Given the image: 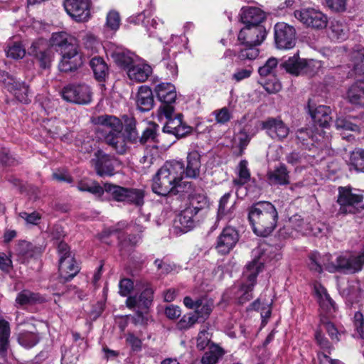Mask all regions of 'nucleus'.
Listing matches in <instances>:
<instances>
[{"label":"nucleus","mask_w":364,"mask_h":364,"mask_svg":"<svg viewBox=\"0 0 364 364\" xmlns=\"http://www.w3.org/2000/svg\"><path fill=\"white\" fill-rule=\"evenodd\" d=\"M248 218L253 232L258 236L267 237L277 226L278 213L270 202L259 201L250 208Z\"/></svg>","instance_id":"1"},{"label":"nucleus","mask_w":364,"mask_h":364,"mask_svg":"<svg viewBox=\"0 0 364 364\" xmlns=\"http://www.w3.org/2000/svg\"><path fill=\"white\" fill-rule=\"evenodd\" d=\"M272 249L271 247L264 249V246L261 245L253 250L254 259L246 265L243 272L242 283L237 293L240 304L252 299V291L256 284L257 277L262 271L267 254L272 253Z\"/></svg>","instance_id":"2"},{"label":"nucleus","mask_w":364,"mask_h":364,"mask_svg":"<svg viewBox=\"0 0 364 364\" xmlns=\"http://www.w3.org/2000/svg\"><path fill=\"white\" fill-rule=\"evenodd\" d=\"M92 122L97 126L99 137L103 139L107 144L119 154L127 151V146L122 133L123 125L117 117L104 114L95 117Z\"/></svg>","instance_id":"3"},{"label":"nucleus","mask_w":364,"mask_h":364,"mask_svg":"<svg viewBox=\"0 0 364 364\" xmlns=\"http://www.w3.org/2000/svg\"><path fill=\"white\" fill-rule=\"evenodd\" d=\"M309 269L317 273H321L323 270L328 272H343L345 274H354L355 270L358 269L356 262L351 264L350 253H343L336 257L330 254L320 255L317 252H312L309 255Z\"/></svg>","instance_id":"4"},{"label":"nucleus","mask_w":364,"mask_h":364,"mask_svg":"<svg viewBox=\"0 0 364 364\" xmlns=\"http://www.w3.org/2000/svg\"><path fill=\"white\" fill-rule=\"evenodd\" d=\"M267 31L264 26H245L241 28L237 39L244 47L240 48L237 58L240 60H254L259 55L257 48L266 38Z\"/></svg>","instance_id":"5"},{"label":"nucleus","mask_w":364,"mask_h":364,"mask_svg":"<svg viewBox=\"0 0 364 364\" xmlns=\"http://www.w3.org/2000/svg\"><path fill=\"white\" fill-rule=\"evenodd\" d=\"M109 193L112 198L119 202L134 203L141 205L144 203V191L137 188H129L109 183L104 184V192Z\"/></svg>","instance_id":"6"},{"label":"nucleus","mask_w":364,"mask_h":364,"mask_svg":"<svg viewBox=\"0 0 364 364\" xmlns=\"http://www.w3.org/2000/svg\"><path fill=\"white\" fill-rule=\"evenodd\" d=\"M58 252L60 257L58 267L60 277L65 281H68L79 272V266L66 243L60 242L58 246Z\"/></svg>","instance_id":"7"},{"label":"nucleus","mask_w":364,"mask_h":364,"mask_svg":"<svg viewBox=\"0 0 364 364\" xmlns=\"http://www.w3.org/2000/svg\"><path fill=\"white\" fill-rule=\"evenodd\" d=\"M294 16L306 27L315 30L323 29L328 23L326 15L320 10L311 7L295 10Z\"/></svg>","instance_id":"8"},{"label":"nucleus","mask_w":364,"mask_h":364,"mask_svg":"<svg viewBox=\"0 0 364 364\" xmlns=\"http://www.w3.org/2000/svg\"><path fill=\"white\" fill-rule=\"evenodd\" d=\"M154 92L158 100L161 102L158 109L159 117L161 118L162 115L170 116L174 112L173 104L176 99L175 86L171 83L161 82L155 87Z\"/></svg>","instance_id":"9"},{"label":"nucleus","mask_w":364,"mask_h":364,"mask_svg":"<svg viewBox=\"0 0 364 364\" xmlns=\"http://www.w3.org/2000/svg\"><path fill=\"white\" fill-rule=\"evenodd\" d=\"M62 97L67 102L87 105L92 101V91L86 84H70L61 90Z\"/></svg>","instance_id":"10"},{"label":"nucleus","mask_w":364,"mask_h":364,"mask_svg":"<svg viewBox=\"0 0 364 364\" xmlns=\"http://www.w3.org/2000/svg\"><path fill=\"white\" fill-rule=\"evenodd\" d=\"M296 29L293 26L284 22H279L274 26V40L279 49L289 50L295 46Z\"/></svg>","instance_id":"11"},{"label":"nucleus","mask_w":364,"mask_h":364,"mask_svg":"<svg viewBox=\"0 0 364 364\" xmlns=\"http://www.w3.org/2000/svg\"><path fill=\"white\" fill-rule=\"evenodd\" d=\"M63 5L66 13L73 21L82 23L90 18V0H65Z\"/></svg>","instance_id":"12"},{"label":"nucleus","mask_w":364,"mask_h":364,"mask_svg":"<svg viewBox=\"0 0 364 364\" xmlns=\"http://www.w3.org/2000/svg\"><path fill=\"white\" fill-rule=\"evenodd\" d=\"M338 191L337 203L340 205L339 213H353L354 206L362 202L363 195L353 193L350 186H340Z\"/></svg>","instance_id":"13"},{"label":"nucleus","mask_w":364,"mask_h":364,"mask_svg":"<svg viewBox=\"0 0 364 364\" xmlns=\"http://www.w3.org/2000/svg\"><path fill=\"white\" fill-rule=\"evenodd\" d=\"M114 159L102 150H97L91 162L97 175L112 176L114 174Z\"/></svg>","instance_id":"14"},{"label":"nucleus","mask_w":364,"mask_h":364,"mask_svg":"<svg viewBox=\"0 0 364 364\" xmlns=\"http://www.w3.org/2000/svg\"><path fill=\"white\" fill-rule=\"evenodd\" d=\"M17 340L18 343L26 348L35 346L40 340L36 326L30 322L18 324Z\"/></svg>","instance_id":"15"},{"label":"nucleus","mask_w":364,"mask_h":364,"mask_svg":"<svg viewBox=\"0 0 364 364\" xmlns=\"http://www.w3.org/2000/svg\"><path fill=\"white\" fill-rule=\"evenodd\" d=\"M154 193L159 196H167L169 193L179 192L177 187L166 174V171L161 167L153 178L151 186Z\"/></svg>","instance_id":"16"},{"label":"nucleus","mask_w":364,"mask_h":364,"mask_svg":"<svg viewBox=\"0 0 364 364\" xmlns=\"http://www.w3.org/2000/svg\"><path fill=\"white\" fill-rule=\"evenodd\" d=\"M61 60L58 65L60 71L68 73L77 70L82 65V58L77 47H71L70 50L61 53Z\"/></svg>","instance_id":"17"},{"label":"nucleus","mask_w":364,"mask_h":364,"mask_svg":"<svg viewBox=\"0 0 364 364\" xmlns=\"http://www.w3.org/2000/svg\"><path fill=\"white\" fill-rule=\"evenodd\" d=\"M262 127L272 139L282 141L285 139L289 133L288 126L279 118H269L264 121Z\"/></svg>","instance_id":"18"},{"label":"nucleus","mask_w":364,"mask_h":364,"mask_svg":"<svg viewBox=\"0 0 364 364\" xmlns=\"http://www.w3.org/2000/svg\"><path fill=\"white\" fill-rule=\"evenodd\" d=\"M238 240L237 230L233 228L227 227L218 236L215 248L223 255L228 254L235 246Z\"/></svg>","instance_id":"19"},{"label":"nucleus","mask_w":364,"mask_h":364,"mask_svg":"<svg viewBox=\"0 0 364 364\" xmlns=\"http://www.w3.org/2000/svg\"><path fill=\"white\" fill-rule=\"evenodd\" d=\"M173 114H171L168 117L163 115L167 119L163 127L164 132L173 134L176 137L185 136L191 132V127L183 123L182 114H178L173 118Z\"/></svg>","instance_id":"20"},{"label":"nucleus","mask_w":364,"mask_h":364,"mask_svg":"<svg viewBox=\"0 0 364 364\" xmlns=\"http://www.w3.org/2000/svg\"><path fill=\"white\" fill-rule=\"evenodd\" d=\"M196 215L186 208L174 220L173 228L176 233H186L195 227L194 217Z\"/></svg>","instance_id":"21"},{"label":"nucleus","mask_w":364,"mask_h":364,"mask_svg":"<svg viewBox=\"0 0 364 364\" xmlns=\"http://www.w3.org/2000/svg\"><path fill=\"white\" fill-rule=\"evenodd\" d=\"M266 18L265 13L259 8L243 7L240 19L245 26H262L260 23Z\"/></svg>","instance_id":"22"},{"label":"nucleus","mask_w":364,"mask_h":364,"mask_svg":"<svg viewBox=\"0 0 364 364\" xmlns=\"http://www.w3.org/2000/svg\"><path fill=\"white\" fill-rule=\"evenodd\" d=\"M308 108L309 114L316 124L323 128L329 126L332 119L331 116V109L330 107L319 105L314 108L311 105V102L309 101L308 103Z\"/></svg>","instance_id":"23"},{"label":"nucleus","mask_w":364,"mask_h":364,"mask_svg":"<svg viewBox=\"0 0 364 364\" xmlns=\"http://www.w3.org/2000/svg\"><path fill=\"white\" fill-rule=\"evenodd\" d=\"M162 168L176 186L180 187L185 174L184 164L180 161H167Z\"/></svg>","instance_id":"24"},{"label":"nucleus","mask_w":364,"mask_h":364,"mask_svg":"<svg viewBox=\"0 0 364 364\" xmlns=\"http://www.w3.org/2000/svg\"><path fill=\"white\" fill-rule=\"evenodd\" d=\"M50 43L51 47L60 53L70 50L71 47H77L73 43V38L65 31L53 33Z\"/></svg>","instance_id":"25"},{"label":"nucleus","mask_w":364,"mask_h":364,"mask_svg":"<svg viewBox=\"0 0 364 364\" xmlns=\"http://www.w3.org/2000/svg\"><path fill=\"white\" fill-rule=\"evenodd\" d=\"M154 102L152 90L148 86H140L136 96L137 108L143 112H149L154 107Z\"/></svg>","instance_id":"26"},{"label":"nucleus","mask_w":364,"mask_h":364,"mask_svg":"<svg viewBox=\"0 0 364 364\" xmlns=\"http://www.w3.org/2000/svg\"><path fill=\"white\" fill-rule=\"evenodd\" d=\"M267 179L272 186H284L289 183V172L283 164L267 171Z\"/></svg>","instance_id":"27"},{"label":"nucleus","mask_w":364,"mask_h":364,"mask_svg":"<svg viewBox=\"0 0 364 364\" xmlns=\"http://www.w3.org/2000/svg\"><path fill=\"white\" fill-rule=\"evenodd\" d=\"M151 73V67L145 63H136L134 62L127 70L129 78L136 82L146 81Z\"/></svg>","instance_id":"28"},{"label":"nucleus","mask_w":364,"mask_h":364,"mask_svg":"<svg viewBox=\"0 0 364 364\" xmlns=\"http://www.w3.org/2000/svg\"><path fill=\"white\" fill-rule=\"evenodd\" d=\"M154 291L152 288L147 285L142 291L139 297L129 296L127 299L126 304L129 309L134 308L135 306H140L143 308H148L153 301Z\"/></svg>","instance_id":"29"},{"label":"nucleus","mask_w":364,"mask_h":364,"mask_svg":"<svg viewBox=\"0 0 364 364\" xmlns=\"http://www.w3.org/2000/svg\"><path fill=\"white\" fill-rule=\"evenodd\" d=\"M200 166V153L196 150L190 151L187 156V165L184 176L190 178H196L199 176Z\"/></svg>","instance_id":"30"},{"label":"nucleus","mask_w":364,"mask_h":364,"mask_svg":"<svg viewBox=\"0 0 364 364\" xmlns=\"http://www.w3.org/2000/svg\"><path fill=\"white\" fill-rule=\"evenodd\" d=\"M347 97L350 103L355 106H364V81H357L348 89Z\"/></svg>","instance_id":"31"},{"label":"nucleus","mask_w":364,"mask_h":364,"mask_svg":"<svg viewBox=\"0 0 364 364\" xmlns=\"http://www.w3.org/2000/svg\"><path fill=\"white\" fill-rule=\"evenodd\" d=\"M348 27L345 22L333 20L328 28V36L333 41H344L348 38Z\"/></svg>","instance_id":"32"},{"label":"nucleus","mask_w":364,"mask_h":364,"mask_svg":"<svg viewBox=\"0 0 364 364\" xmlns=\"http://www.w3.org/2000/svg\"><path fill=\"white\" fill-rule=\"evenodd\" d=\"M188 41V38L184 35H171L164 48H167L168 53L176 57L178 53H182L187 48Z\"/></svg>","instance_id":"33"},{"label":"nucleus","mask_w":364,"mask_h":364,"mask_svg":"<svg viewBox=\"0 0 364 364\" xmlns=\"http://www.w3.org/2000/svg\"><path fill=\"white\" fill-rule=\"evenodd\" d=\"M10 326L9 323L0 316V355H6L9 347Z\"/></svg>","instance_id":"34"},{"label":"nucleus","mask_w":364,"mask_h":364,"mask_svg":"<svg viewBox=\"0 0 364 364\" xmlns=\"http://www.w3.org/2000/svg\"><path fill=\"white\" fill-rule=\"evenodd\" d=\"M283 67L287 72L299 75L303 74L304 68V58H300L298 54L288 58L283 63Z\"/></svg>","instance_id":"35"},{"label":"nucleus","mask_w":364,"mask_h":364,"mask_svg":"<svg viewBox=\"0 0 364 364\" xmlns=\"http://www.w3.org/2000/svg\"><path fill=\"white\" fill-rule=\"evenodd\" d=\"M44 298L39 294L32 292L29 290H23L18 294L16 298V303L19 306L32 305L37 303H42Z\"/></svg>","instance_id":"36"},{"label":"nucleus","mask_w":364,"mask_h":364,"mask_svg":"<svg viewBox=\"0 0 364 364\" xmlns=\"http://www.w3.org/2000/svg\"><path fill=\"white\" fill-rule=\"evenodd\" d=\"M112 58L114 61L120 67L129 69L134 63V55L124 50H117L113 52Z\"/></svg>","instance_id":"37"},{"label":"nucleus","mask_w":364,"mask_h":364,"mask_svg":"<svg viewBox=\"0 0 364 364\" xmlns=\"http://www.w3.org/2000/svg\"><path fill=\"white\" fill-rule=\"evenodd\" d=\"M90 65L98 81H102L107 75L108 67L104 60L100 57H95L90 61Z\"/></svg>","instance_id":"38"},{"label":"nucleus","mask_w":364,"mask_h":364,"mask_svg":"<svg viewBox=\"0 0 364 364\" xmlns=\"http://www.w3.org/2000/svg\"><path fill=\"white\" fill-rule=\"evenodd\" d=\"M36 45L33 43L29 53L34 55L40 63V66L43 68H49L53 60V53L50 50H40L38 53L36 50Z\"/></svg>","instance_id":"39"},{"label":"nucleus","mask_w":364,"mask_h":364,"mask_svg":"<svg viewBox=\"0 0 364 364\" xmlns=\"http://www.w3.org/2000/svg\"><path fill=\"white\" fill-rule=\"evenodd\" d=\"M351 58L355 72L364 76V48L358 46L353 49Z\"/></svg>","instance_id":"40"},{"label":"nucleus","mask_w":364,"mask_h":364,"mask_svg":"<svg viewBox=\"0 0 364 364\" xmlns=\"http://www.w3.org/2000/svg\"><path fill=\"white\" fill-rule=\"evenodd\" d=\"M142 23L146 29L149 37L160 38V30L163 27V22L156 18L150 19L146 17L143 19Z\"/></svg>","instance_id":"41"},{"label":"nucleus","mask_w":364,"mask_h":364,"mask_svg":"<svg viewBox=\"0 0 364 364\" xmlns=\"http://www.w3.org/2000/svg\"><path fill=\"white\" fill-rule=\"evenodd\" d=\"M321 134L314 133L309 129H300L296 132V139L303 144L313 145L314 142L320 141Z\"/></svg>","instance_id":"42"},{"label":"nucleus","mask_w":364,"mask_h":364,"mask_svg":"<svg viewBox=\"0 0 364 364\" xmlns=\"http://www.w3.org/2000/svg\"><path fill=\"white\" fill-rule=\"evenodd\" d=\"M77 188L80 191L89 192L97 197H101L104 193V186L96 181H83L78 183Z\"/></svg>","instance_id":"43"},{"label":"nucleus","mask_w":364,"mask_h":364,"mask_svg":"<svg viewBox=\"0 0 364 364\" xmlns=\"http://www.w3.org/2000/svg\"><path fill=\"white\" fill-rule=\"evenodd\" d=\"M213 310V303L205 297L199 298V302L195 309L198 318L206 319Z\"/></svg>","instance_id":"44"},{"label":"nucleus","mask_w":364,"mask_h":364,"mask_svg":"<svg viewBox=\"0 0 364 364\" xmlns=\"http://www.w3.org/2000/svg\"><path fill=\"white\" fill-rule=\"evenodd\" d=\"M247 161L246 160H242L238 166V178L234 179L233 183L237 186H242L247 183L250 180V172L247 168Z\"/></svg>","instance_id":"45"},{"label":"nucleus","mask_w":364,"mask_h":364,"mask_svg":"<svg viewBox=\"0 0 364 364\" xmlns=\"http://www.w3.org/2000/svg\"><path fill=\"white\" fill-rule=\"evenodd\" d=\"M208 205V198L203 195L198 194L191 197L190 204L186 208L191 209L196 215L200 210L205 208Z\"/></svg>","instance_id":"46"},{"label":"nucleus","mask_w":364,"mask_h":364,"mask_svg":"<svg viewBox=\"0 0 364 364\" xmlns=\"http://www.w3.org/2000/svg\"><path fill=\"white\" fill-rule=\"evenodd\" d=\"M10 92L13 93L16 98L21 102L28 103L30 100L28 98V87L23 82L18 81L16 82L13 90Z\"/></svg>","instance_id":"47"},{"label":"nucleus","mask_w":364,"mask_h":364,"mask_svg":"<svg viewBox=\"0 0 364 364\" xmlns=\"http://www.w3.org/2000/svg\"><path fill=\"white\" fill-rule=\"evenodd\" d=\"M350 165L357 171H364V150L358 149L351 152Z\"/></svg>","instance_id":"48"},{"label":"nucleus","mask_w":364,"mask_h":364,"mask_svg":"<svg viewBox=\"0 0 364 364\" xmlns=\"http://www.w3.org/2000/svg\"><path fill=\"white\" fill-rule=\"evenodd\" d=\"M223 355V350L221 348L214 346L211 349L205 353L201 358L203 364H216L219 358Z\"/></svg>","instance_id":"49"},{"label":"nucleus","mask_w":364,"mask_h":364,"mask_svg":"<svg viewBox=\"0 0 364 364\" xmlns=\"http://www.w3.org/2000/svg\"><path fill=\"white\" fill-rule=\"evenodd\" d=\"M253 73V68L251 65L245 67H238L235 69L231 76V80L235 82H240L249 78Z\"/></svg>","instance_id":"50"},{"label":"nucleus","mask_w":364,"mask_h":364,"mask_svg":"<svg viewBox=\"0 0 364 364\" xmlns=\"http://www.w3.org/2000/svg\"><path fill=\"white\" fill-rule=\"evenodd\" d=\"M173 58L171 53H167V48H164L162 51V60L164 66L169 71V74L176 77L178 75V66L175 61L171 60Z\"/></svg>","instance_id":"51"},{"label":"nucleus","mask_w":364,"mask_h":364,"mask_svg":"<svg viewBox=\"0 0 364 364\" xmlns=\"http://www.w3.org/2000/svg\"><path fill=\"white\" fill-rule=\"evenodd\" d=\"M335 126L337 129H344L358 132L360 131L359 126L358 124L343 117H339L336 119Z\"/></svg>","instance_id":"52"},{"label":"nucleus","mask_w":364,"mask_h":364,"mask_svg":"<svg viewBox=\"0 0 364 364\" xmlns=\"http://www.w3.org/2000/svg\"><path fill=\"white\" fill-rule=\"evenodd\" d=\"M278 64V61L275 58H269L265 63L259 68L258 73L261 77H267L274 73Z\"/></svg>","instance_id":"53"},{"label":"nucleus","mask_w":364,"mask_h":364,"mask_svg":"<svg viewBox=\"0 0 364 364\" xmlns=\"http://www.w3.org/2000/svg\"><path fill=\"white\" fill-rule=\"evenodd\" d=\"M26 50L19 43H14L12 46H8L6 55L13 59H21L25 56Z\"/></svg>","instance_id":"54"},{"label":"nucleus","mask_w":364,"mask_h":364,"mask_svg":"<svg viewBox=\"0 0 364 364\" xmlns=\"http://www.w3.org/2000/svg\"><path fill=\"white\" fill-rule=\"evenodd\" d=\"M316 291L318 295L319 302L321 306H326L327 309L334 308V302L324 287L322 286L316 287Z\"/></svg>","instance_id":"55"},{"label":"nucleus","mask_w":364,"mask_h":364,"mask_svg":"<svg viewBox=\"0 0 364 364\" xmlns=\"http://www.w3.org/2000/svg\"><path fill=\"white\" fill-rule=\"evenodd\" d=\"M322 68V63L320 60L314 59H304V69L303 74L314 75Z\"/></svg>","instance_id":"56"},{"label":"nucleus","mask_w":364,"mask_h":364,"mask_svg":"<svg viewBox=\"0 0 364 364\" xmlns=\"http://www.w3.org/2000/svg\"><path fill=\"white\" fill-rule=\"evenodd\" d=\"M17 80L13 75H11L6 71L0 70V84H1L8 91L14 90Z\"/></svg>","instance_id":"57"},{"label":"nucleus","mask_w":364,"mask_h":364,"mask_svg":"<svg viewBox=\"0 0 364 364\" xmlns=\"http://www.w3.org/2000/svg\"><path fill=\"white\" fill-rule=\"evenodd\" d=\"M198 317L194 314L184 315L177 324L178 328L181 330L190 328L198 321Z\"/></svg>","instance_id":"58"},{"label":"nucleus","mask_w":364,"mask_h":364,"mask_svg":"<svg viewBox=\"0 0 364 364\" xmlns=\"http://www.w3.org/2000/svg\"><path fill=\"white\" fill-rule=\"evenodd\" d=\"M215 117V119L218 124H224L228 122L231 119V112L227 107H223L221 109L215 110L213 112Z\"/></svg>","instance_id":"59"},{"label":"nucleus","mask_w":364,"mask_h":364,"mask_svg":"<svg viewBox=\"0 0 364 364\" xmlns=\"http://www.w3.org/2000/svg\"><path fill=\"white\" fill-rule=\"evenodd\" d=\"M235 138L238 141L240 154L242 155L244 150L250 143L252 136L243 129L237 134Z\"/></svg>","instance_id":"60"},{"label":"nucleus","mask_w":364,"mask_h":364,"mask_svg":"<svg viewBox=\"0 0 364 364\" xmlns=\"http://www.w3.org/2000/svg\"><path fill=\"white\" fill-rule=\"evenodd\" d=\"M120 24V16L118 12L112 11L107 16L106 25L111 30L116 31L119 28Z\"/></svg>","instance_id":"61"},{"label":"nucleus","mask_w":364,"mask_h":364,"mask_svg":"<svg viewBox=\"0 0 364 364\" xmlns=\"http://www.w3.org/2000/svg\"><path fill=\"white\" fill-rule=\"evenodd\" d=\"M82 40L83 45L85 48L91 50L92 52H97V47L100 46V43L94 35L91 33H87L83 37Z\"/></svg>","instance_id":"62"},{"label":"nucleus","mask_w":364,"mask_h":364,"mask_svg":"<svg viewBox=\"0 0 364 364\" xmlns=\"http://www.w3.org/2000/svg\"><path fill=\"white\" fill-rule=\"evenodd\" d=\"M127 343L130 346L132 350L134 352H139L142 348L141 340L134 333H129L126 337Z\"/></svg>","instance_id":"63"},{"label":"nucleus","mask_w":364,"mask_h":364,"mask_svg":"<svg viewBox=\"0 0 364 364\" xmlns=\"http://www.w3.org/2000/svg\"><path fill=\"white\" fill-rule=\"evenodd\" d=\"M119 293L122 296H127L134 289V283L129 279H122L119 284Z\"/></svg>","instance_id":"64"}]
</instances>
